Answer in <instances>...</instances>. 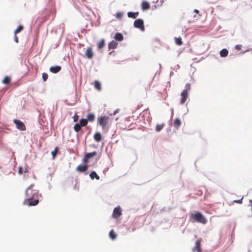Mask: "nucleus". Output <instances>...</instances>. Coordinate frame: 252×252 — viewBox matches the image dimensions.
<instances>
[{
	"label": "nucleus",
	"instance_id": "nucleus-1",
	"mask_svg": "<svg viewBox=\"0 0 252 252\" xmlns=\"http://www.w3.org/2000/svg\"><path fill=\"white\" fill-rule=\"evenodd\" d=\"M34 184H32L25 190L26 198L23 204L29 207L37 205L39 203V197L41 196L39 190L34 189Z\"/></svg>",
	"mask_w": 252,
	"mask_h": 252
},
{
	"label": "nucleus",
	"instance_id": "nucleus-2",
	"mask_svg": "<svg viewBox=\"0 0 252 252\" xmlns=\"http://www.w3.org/2000/svg\"><path fill=\"white\" fill-rule=\"evenodd\" d=\"M190 219L194 221L205 224L207 222V220L201 212L190 214Z\"/></svg>",
	"mask_w": 252,
	"mask_h": 252
},
{
	"label": "nucleus",
	"instance_id": "nucleus-3",
	"mask_svg": "<svg viewBox=\"0 0 252 252\" xmlns=\"http://www.w3.org/2000/svg\"><path fill=\"white\" fill-rule=\"evenodd\" d=\"M97 122L102 129L108 127L111 125V120L107 116H101L98 117Z\"/></svg>",
	"mask_w": 252,
	"mask_h": 252
},
{
	"label": "nucleus",
	"instance_id": "nucleus-4",
	"mask_svg": "<svg viewBox=\"0 0 252 252\" xmlns=\"http://www.w3.org/2000/svg\"><path fill=\"white\" fill-rule=\"evenodd\" d=\"M134 26L136 28L139 29L142 31L145 30L144 22L141 19H138L134 21Z\"/></svg>",
	"mask_w": 252,
	"mask_h": 252
},
{
	"label": "nucleus",
	"instance_id": "nucleus-5",
	"mask_svg": "<svg viewBox=\"0 0 252 252\" xmlns=\"http://www.w3.org/2000/svg\"><path fill=\"white\" fill-rule=\"evenodd\" d=\"M14 123L16 126V127L20 130H26V126L24 123L21 121L17 119L14 120Z\"/></svg>",
	"mask_w": 252,
	"mask_h": 252
},
{
	"label": "nucleus",
	"instance_id": "nucleus-6",
	"mask_svg": "<svg viewBox=\"0 0 252 252\" xmlns=\"http://www.w3.org/2000/svg\"><path fill=\"white\" fill-rule=\"evenodd\" d=\"M181 99L180 100V103L183 104L185 103L187 100V99L188 97V91L187 90H184L181 93Z\"/></svg>",
	"mask_w": 252,
	"mask_h": 252
},
{
	"label": "nucleus",
	"instance_id": "nucleus-7",
	"mask_svg": "<svg viewBox=\"0 0 252 252\" xmlns=\"http://www.w3.org/2000/svg\"><path fill=\"white\" fill-rule=\"evenodd\" d=\"M122 215V211L120 207H116L113 212V217L115 219L118 218Z\"/></svg>",
	"mask_w": 252,
	"mask_h": 252
},
{
	"label": "nucleus",
	"instance_id": "nucleus-8",
	"mask_svg": "<svg viewBox=\"0 0 252 252\" xmlns=\"http://www.w3.org/2000/svg\"><path fill=\"white\" fill-rule=\"evenodd\" d=\"M85 56L87 58L89 59H92L93 58L94 56V54L92 47H90L87 49L85 52Z\"/></svg>",
	"mask_w": 252,
	"mask_h": 252
},
{
	"label": "nucleus",
	"instance_id": "nucleus-9",
	"mask_svg": "<svg viewBox=\"0 0 252 252\" xmlns=\"http://www.w3.org/2000/svg\"><path fill=\"white\" fill-rule=\"evenodd\" d=\"M96 155V152L95 151L86 154L84 158V161L86 163L89 158L95 156Z\"/></svg>",
	"mask_w": 252,
	"mask_h": 252
},
{
	"label": "nucleus",
	"instance_id": "nucleus-10",
	"mask_svg": "<svg viewBox=\"0 0 252 252\" xmlns=\"http://www.w3.org/2000/svg\"><path fill=\"white\" fill-rule=\"evenodd\" d=\"M192 251L195 252L197 251V252H201V240H198L196 241L195 243V247L192 249Z\"/></svg>",
	"mask_w": 252,
	"mask_h": 252
},
{
	"label": "nucleus",
	"instance_id": "nucleus-11",
	"mask_svg": "<svg viewBox=\"0 0 252 252\" xmlns=\"http://www.w3.org/2000/svg\"><path fill=\"white\" fill-rule=\"evenodd\" d=\"M61 70V66L59 65L51 66L49 68V70L53 73H57Z\"/></svg>",
	"mask_w": 252,
	"mask_h": 252
},
{
	"label": "nucleus",
	"instance_id": "nucleus-12",
	"mask_svg": "<svg viewBox=\"0 0 252 252\" xmlns=\"http://www.w3.org/2000/svg\"><path fill=\"white\" fill-rule=\"evenodd\" d=\"M87 169L88 165L87 164L84 165H79L77 167L76 170L80 173H82L87 171Z\"/></svg>",
	"mask_w": 252,
	"mask_h": 252
},
{
	"label": "nucleus",
	"instance_id": "nucleus-13",
	"mask_svg": "<svg viewBox=\"0 0 252 252\" xmlns=\"http://www.w3.org/2000/svg\"><path fill=\"white\" fill-rule=\"evenodd\" d=\"M181 124L182 122L179 118H176L173 121V126L176 129H178Z\"/></svg>",
	"mask_w": 252,
	"mask_h": 252
},
{
	"label": "nucleus",
	"instance_id": "nucleus-14",
	"mask_svg": "<svg viewBox=\"0 0 252 252\" xmlns=\"http://www.w3.org/2000/svg\"><path fill=\"white\" fill-rule=\"evenodd\" d=\"M94 138L96 142H100L102 140V136L101 133L98 132L95 133L94 136Z\"/></svg>",
	"mask_w": 252,
	"mask_h": 252
},
{
	"label": "nucleus",
	"instance_id": "nucleus-15",
	"mask_svg": "<svg viewBox=\"0 0 252 252\" xmlns=\"http://www.w3.org/2000/svg\"><path fill=\"white\" fill-rule=\"evenodd\" d=\"M117 45L118 43L115 41L112 40L108 44V48L109 50L114 49L116 48Z\"/></svg>",
	"mask_w": 252,
	"mask_h": 252
},
{
	"label": "nucleus",
	"instance_id": "nucleus-16",
	"mask_svg": "<svg viewBox=\"0 0 252 252\" xmlns=\"http://www.w3.org/2000/svg\"><path fill=\"white\" fill-rule=\"evenodd\" d=\"M141 7L143 10H146L150 8V5L147 1H143L141 4Z\"/></svg>",
	"mask_w": 252,
	"mask_h": 252
},
{
	"label": "nucleus",
	"instance_id": "nucleus-17",
	"mask_svg": "<svg viewBox=\"0 0 252 252\" xmlns=\"http://www.w3.org/2000/svg\"><path fill=\"white\" fill-rule=\"evenodd\" d=\"M138 14H139L138 12H128L127 13L128 17L129 18H133V19L136 18L138 16Z\"/></svg>",
	"mask_w": 252,
	"mask_h": 252
},
{
	"label": "nucleus",
	"instance_id": "nucleus-18",
	"mask_svg": "<svg viewBox=\"0 0 252 252\" xmlns=\"http://www.w3.org/2000/svg\"><path fill=\"white\" fill-rule=\"evenodd\" d=\"M86 119L87 120V122H93L95 119V115L93 113H90L87 115Z\"/></svg>",
	"mask_w": 252,
	"mask_h": 252
},
{
	"label": "nucleus",
	"instance_id": "nucleus-19",
	"mask_svg": "<svg viewBox=\"0 0 252 252\" xmlns=\"http://www.w3.org/2000/svg\"><path fill=\"white\" fill-rule=\"evenodd\" d=\"M89 176L92 180H94V178H95L96 180H98L100 179L99 176L96 173L95 171H92Z\"/></svg>",
	"mask_w": 252,
	"mask_h": 252
},
{
	"label": "nucleus",
	"instance_id": "nucleus-20",
	"mask_svg": "<svg viewBox=\"0 0 252 252\" xmlns=\"http://www.w3.org/2000/svg\"><path fill=\"white\" fill-rule=\"evenodd\" d=\"M115 39L116 40L121 41L123 40L124 37L122 33H117L115 35Z\"/></svg>",
	"mask_w": 252,
	"mask_h": 252
},
{
	"label": "nucleus",
	"instance_id": "nucleus-21",
	"mask_svg": "<svg viewBox=\"0 0 252 252\" xmlns=\"http://www.w3.org/2000/svg\"><path fill=\"white\" fill-rule=\"evenodd\" d=\"M220 54L221 57H225L228 55V51L226 49H223L220 51Z\"/></svg>",
	"mask_w": 252,
	"mask_h": 252
},
{
	"label": "nucleus",
	"instance_id": "nucleus-22",
	"mask_svg": "<svg viewBox=\"0 0 252 252\" xmlns=\"http://www.w3.org/2000/svg\"><path fill=\"white\" fill-rule=\"evenodd\" d=\"M94 87L98 91H100L101 90V85L100 83L98 81H95L94 82Z\"/></svg>",
	"mask_w": 252,
	"mask_h": 252
},
{
	"label": "nucleus",
	"instance_id": "nucleus-23",
	"mask_svg": "<svg viewBox=\"0 0 252 252\" xmlns=\"http://www.w3.org/2000/svg\"><path fill=\"white\" fill-rule=\"evenodd\" d=\"M165 126L164 124H158L156 126V130L157 132L160 131Z\"/></svg>",
	"mask_w": 252,
	"mask_h": 252
},
{
	"label": "nucleus",
	"instance_id": "nucleus-24",
	"mask_svg": "<svg viewBox=\"0 0 252 252\" xmlns=\"http://www.w3.org/2000/svg\"><path fill=\"white\" fill-rule=\"evenodd\" d=\"M11 82V79L9 76H5L2 82L4 84H9Z\"/></svg>",
	"mask_w": 252,
	"mask_h": 252
},
{
	"label": "nucleus",
	"instance_id": "nucleus-25",
	"mask_svg": "<svg viewBox=\"0 0 252 252\" xmlns=\"http://www.w3.org/2000/svg\"><path fill=\"white\" fill-rule=\"evenodd\" d=\"M79 124L81 126H86L88 124L87 120L86 119H82L80 120Z\"/></svg>",
	"mask_w": 252,
	"mask_h": 252
},
{
	"label": "nucleus",
	"instance_id": "nucleus-26",
	"mask_svg": "<svg viewBox=\"0 0 252 252\" xmlns=\"http://www.w3.org/2000/svg\"><path fill=\"white\" fill-rule=\"evenodd\" d=\"M109 237L111 238V239L114 240L117 237V235L115 233L113 230H111L109 232Z\"/></svg>",
	"mask_w": 252,
	"mask_h": 252
},
{
	"label": "nucleus",
	"instance_id": "nucleus-27",
	"mask_svg": "<svg viewBox=\"0 0 252 252\" xmlns=\"http://www.w3.org/2000/svg\"><path fill=\"white\" fill-rule=\"evenodd\" d=\"M105 45V41L104 39H102L100 42H99L97 44V48L98 49H101Z\"/></svg>",
	"mask_w": 252,
	"mask_h": 252
},
{
	"label": "nucleus",
	"instance_id": "nucleus-28",
	"mask_svg": "<svg viewBox=\"0 0 252 252\" xmlns=\"http://www.w3.org/2000/svg\"><path fill=\"white\" fill-rule=\"evenodd\" d=\"M175 43L177 45H179V46H180L181 45H182L183 44V42L182 41V38L181 37H175Z\"/></svg>",
	"mask_w": 252,
	"mask_h": 252
},
{
	"label": "nucleus",
	"instance_id": "nucleus-29",
	"mask_svg": "<svg viewBox=\"0 0 252 252\" xmlns=\"http://www.w3.org/2000/svg\"><path fill=\"white\" fill-rule=\"evenodd\" d=\"M81 129V126H80V125L79 124V123H76L75 124L74 126V130L76 131V132H78L79 131H80Z\"/></svg>",
	"mask_w": 252,
	"mask_h": 252
},
{
	"label": "nucleus",
	"instance_id": "nucleus-30",
	"mask_svg": "<svg viewBox=\"0 0 252 252\" xmlns=\"http://www.w3.org/2000/svg\"><path fill=\"white\" fill-rule=\"evenodd\" d=\"M24 29V27L20 25L14 31V34H17L18 33L21 32Z\"/></svg>",
	"mask_w": 252,
	"mask_h": 252
},
{
	"label": "nucleus",
	"instance_id": "nucleus-31",
	"mask_svg": "<svg viewBox=\"0 0 252 252\" xmlns=\"http://www.w3.org/2000/svg\"><path fill=\"white\" fill-rule=\"evenodd\" d=\"M59 151V148L58 147H56L54 150L52 152V156H53V158L54 159L55 157L56 156L58 152Z\"/></svg>",
	"mask_w": 252,
	"mask_h": 252
},
{
	"label": "nucleus",
	"instance_id": "nucleus-32",
	"mask_svg": "<svg viewBox=\"0 0 252 252\" xmlns=\"http://www.w3.org/2000/svg\"><path fill=\"white\" fill-rule=\"evenodd\" d=\"M42 77L43 81H46L48 78V75L46 73H43L42 75Z\"/></svg>",
	"mask_w": 252,
	"mask_h": 252
},
{
	"label": "nucleus",
	"instance_id": "nucleus-33",
	"mask_svg": "<svg viewBox=\"0 0 252 252\" xmlns=\"http://www.w3.org/2000/svg\"><path fill=\"white\" fill-rule=\"evenodd\" d=\"M243 199V197H242L240 199L234 200L233 202L239 203V204H241L242 203Z\"/></svg>",
	"mask_w": 252,
	"mask_h": 252
},
{
	"label": "nucleus",
	"instance_id": "nucleus-34",
	"mask_svg": "<svg viewBox=\"0 0 252 252\" xmlns=\"http://www.w3.org/2000/svg\"><path fill=\"white\" fill-rule=\"evenodd\" d=\"M78 117L79 116L77 115V114H75L73 117V121L74 122H77L78 120Z\"/></svg>",
	"mask_w": 252,
	"mask_h": 252
},
{
	"label": "nucleus",
	"instance_id": "nucleus-35",
	"mask_svg": "<svg viewBox=\"0 0 252 252\" xmlns=\"http://www.w3.org/2000/svg\"><path fill=\"white\" fill-rule=\"evenodd\" d=\"M235 48H236L237 50H241V45H236V46H235Z\"/></svg>",
	"mask_w": 252,
	"mask_h": 252
},
{
	"label": "nucleus",
	"instance_id": "nucleus-36",
	"mask_svg": "<svg viewBox=\"0 0 252 252\" xmlns=\"http://www.w3.org/2000/svg\"><path fill=\"white\" fill-rule=\"evenodd\" d=\"M190 84L188 83V84H187L186 85V90H189L190 89Z\"/></svg>",
	"mask_w": 252,
	"mask_h": 252
},
{
	"label": "nucleus",
	"instance_id": "nucleus-37",
	"mask_svg": "<svg viewBox=\"0 0 252 252\" xmlns=\"http://www.w3.org/2000/svg\"><path fill=\"white\" fill-rule=\"evenodd\" d=\"M14 40L16 43L18 42V38L17 36L16 35V34H15Z\"/></svg>",
	"mask_w": 252,
	"mask_h": 252
},
{
	"label": "nucleus",
	"instance_id": "nucleus-38",
	"mask_svg": "<svg viewBox=\"0 0 252 252\" xmlns=\"http://www.w3.org/2000/svg\"><path fill=\"white\" fill-rule=\"evenodd\" d=\"M251 206V209H252V200H250V204H249Z\"/></svg>",
	"mask_w": 252,
	"mask_h": 252
},
{
	"label": "nucleus",
	"instance_id": "nucleus-39",
	"mask_svg": "<svg viewBox=\"0 0 252 252\" xmlns=\"http://www.w3.org/2000/svg\"><path fill=\"white\" fill-rule=\"evenodd\" d=\"M121 17V14H120V13H118V14H117V18H120Z\"/></svg>",
	"mask_w": 252,
	"mask_h": 252
},
{
	"label": "nucleus",
	"instance_id": "nucleus-40",
	"mask_svg": "<svg viewBox=\"0 0 252 252\" xmlns=\"http://www.w3.org/2000/svg\"><path fill=\"white\" fill-rule=\"evenodd\" d=\"M118 110H116L115 111H114V114H114V115H115V114L118 112Z\"/></svg>",
	"mask_w": 252,
	"mask_h": 252
},
{
	"label": "nucleus",
	"instance_id": "nucleus-41",
	"mask_svg": "<svg viewBox=\"0 0 252 252\" xmlns=\"http://www.w3.org/2000/svg\"><path fill=\"white\" fill-rule=\"evenodd\" d=\"M21 170H22V168H21V167H20V168H19V172L20 173H21Z\"/></svg>",
	"mask_w": 252,
	"mask_h": 252
},
{
	"label": "nucleus",
	"instance_id": "nucleus-42",
	"mask_svg": "<svg viewBox=\"0 0 252 252\" xmlns=\"http://www.w3.org/2000/svg\"><path fill=\"white\" fill-rule=\"evenodd\" d=\"M194 11H195V12H197V13H198V11L197 10H194Z\"/></svg>",
	"mask_w": 252,
	"mask_h": 252
}]
</instances>
